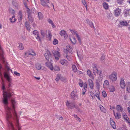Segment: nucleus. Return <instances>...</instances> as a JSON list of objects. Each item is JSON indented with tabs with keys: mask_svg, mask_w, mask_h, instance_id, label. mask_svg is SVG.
<instances>
[{
	"mask_svg": "<svg viewBox=\"0 0 130 130\" xmlns=\"http://www.w3.org/2000/svg\"><path fill=\"white\" fill-rule=\"evenodd\" d=\"M2 89L3 90V98L2 102L6 106L5 108L6 111V118L8 127L9 130H15L13 124L10 119H12L14 121L16 126L18 129V130H20L21 127L19 124V121L17 117V114L15 110L16 102L14 100L11 99V100L12 105L13 109L7 106L8 104V99H9L13 94V93L11 91H9V89H8L7 91H5V87L4 84H2Z\"/></svg>",
	"mask_w": 130,
	"mask_h": 130,
	"instance_id": "1",
	"label": "nucleus"
},
{
	"mask_svg": "<svg viewBox=\"0 0 130 130\" xmlns=\"http://www.w3.org/2000/svg\"><path fill=\"white\" fill-rule=\"evenodd\" d=\"M66 105L69 109H73L75 107V105L74 102H69L68 101H67Z\"/></svg>",
	"mask_w": 130,
	"mask_h": 130,
	"instance_id": "2",
	"label": "nucleus"
},
{
	"mask_svg": "<svg viewBox=\"0 0 130 130\" xmlns=\"http://www.w3.org/2000/svg\"><path fill=\"white\" fill-rule=\"evenodd\" d=\"M52 52L56 60H58L59 58L61 56L60 53L57 51H53Z\"/></svg>",
	"mask_w": 130,
	"mask_h": 130,
	"instance_id": "3",
	"label": "nucleus"
},
{
	"mask_svg": "<svg viewBox=\"0 0 130 130\" xmlns=\"http://www.w3.org/2000/svg\"><path fill=\"white\" fill-rule=\"evenodd\" d=\"M44 56L46 59L48 61L49 60L51 61L52 60V55L49 51L47 52L44 54Z\"/></svg>",
	"mask_w": 130,
	"mask_h": 130,
	"instance_id": "4",
	"label": "nucleus"
},
{
	"mask_svg": "<svg viewBox=\"0 0 130 130\" xmlns=\"http://www.w3.org/2000/svg\"><path fill=\"white\" fill-rule=\"evenodd\" d=\"M110 79L112 81H116L117 79V74L115 72L112 73L109 76Z\"/></svg>",
	"mask_w": 130,
	"mask_h": 130,
	"instance_id": "5",
	"label": "nucleus"
},
{
	"mask_svg": "<svg viewBox=\"0 0 130 130\" xmlns=\"http://www.w3.org/2000/svg\"><path fill=\"white\" fill-rule=\"evenodd\" d=\"M41 4L44 7H46L48 8H50L49 6L47 3H49V0H40Z\"/></svg>",
	"mask_w": 130,
	"mask_h": 130,
	"instance_id": "6",
	"label": "nucleus"
},
{
	"mask_svg": "<svg viewBox=\"0 0 130 130\" xmlns=\"http://www.w3.org/2000/svg\"><path fill=\"white\" fill-rule=\"evenodd\" d=\"M4 76L5 78L8 82L9 83L11 82L12 80V79L10 78V76L9 73L8 72V73L6 72L4 73Z\"/></svg>",
	"mask_w": 130,
	"mask_h": 130,
	"instance_id": "7",
	"label": "nucleus"
},
{
	"mask_svg": "<svg viewBox=\"0 0 130 130\" xmlns=\"http://www.w3.org/2000/svg\"><path fill=\"white\" fill-rule=\"evenodd\" d=\"M121 12V9H119L118 8H117L114 10V15L116 17L120 15Z\"/></svg>",
	"mask_w": 130,
	"mask_h": 130,
	"instance_id": "8",
	"label": "nucleus"
},
{
	"mask_svg": "<svg viewBox=\"0 0 130 130\" xmlns=\"http://www.w3.org/2000/svg\"><path fill=\"white\" fill-rule=\"evenodd\" d=\"M120 86L121 88L122 89H124L125 87V84L124 79L121 78L120 79Z\"/></svg>",
	"mask_w": 130,
	"mask_h": 130,
	"instance_id": "9",
	"label": "nucleus"
},
{
	"mask_svg": "<svg viewBox=\"0 0 130 130\" xmlns=\"http://www.w3.org/2000/svg\"><path fill=\"white\" fill-rule=\"evenodd\" d=\"M71 32L74 35H75L76 36L77 38V39L79 41V42L80 43H81V39L79 36V35H78V34L76 33V32H75V31H74L73 30H71Z\"/></svg>",
	"mask_w": 130,
	"mask_h": 130,
	"instance_id": "10",
	"label": "nucleus"
},
{
	"mask_svg": "<svg viewBox=\"0 0 130 130\" xmlns=\"http://www.w3.org/2000/svg\"><path fill=\"white\" fill-rule=\"evenodd\" d=\"M130 9H125L123 11L124 15L125 17L129 16L130 15Z\"/></svg>",
	"mask_w": 130,
	"mask_h": 130,
	"instance_id": "11",
	"label": "nucleus"
},
{
	"mask_svg": "<svg viewBox=\"0 0 130 130\" xmlns=\"http://www.w3.org/2000/svg\"><path fill=\"white\" fill-rule=\"evenodd\" d=\"M12 3L13 6L17 9H18L19 3L16 0H13L12 1Z\"/></svg>",
	"mask_w": 130,
	"mask_h": 130,
	"instance_id": "12",
	"label": "nucleus"
},
{
	"mask_svg": "<svg viewBox=\"0 0 130 130\" xmlns=\"http://www.w3.org/2000/svg\"><path fill=\"white\" fill-rule=\"evenodd\" d=\"M25 25L26 28V29L28 30L29 31L30 30L31 27L29 22L27 21H26L25 23Z\"/></svg>",
	"mask_w": 130,
	"mask_h": 130,
	"instance_id": "13",
	"label": "nucleus"
},
{
	"mask_svg": "<svg viewBox=\"0 0 130 130\" xmlns=\"http://www.w3.org/2000/svg\"><path fill=\"white\" fill-rule=\"evenodd\" d=\"M120 24L123 26H127L128 25V23L127 21H120Z\"/></svg>",
	"mask_w": 130,
	"mask_h": 130,
	"instance_id": "14",
	"label": "nucleus"
},
{
	"mask_svg": "<svg viewBox=\"0 0 130 130\" xmlns=\"http://www.w3.org/2000/svg\"><path fill=\"white\" fill-rule=\"evenodd\" d=\"M123 117L126 121L128 123H130V122L129 118L125 113H123Z\"/></svg>",
	"mask_w": 130,
	"mask_h": 130,
	"instance_id": "15",
	"label": "nucleus"
},
{
	"mask_svg": "<svg viewBox=\"0 0 130 130\" xmlns=\"http://www.w3.org/2000/svg\"><path fill=\"white\" fill-rule=\"evenodd\" d=\"M45 65L48 67L51 70H53V66L51 62H47L45 63Z\"/></svg>",
	"mask_w": 130,
	"mask_h": 130,
	"instance_id": "16",
	"label": "nucleus"
},
{
	"mask_svg": "<svg viewBox=\"0 0 130 130\" xmlns=\"http://www.w3.org/2000/svg\"><path fill=\"white\" fill-rule=\"evenodd\" d=\"M86 23L89 25L92 28H95V27L94 24L91 21L89 20V19H87L86 20Z\"/></svg>",
	"mask_w": 130,
	"mask_h": 130,
	"instance_id": "17",
	"label": "nucleus"
},
{
	"mask_svg": "<svg viewBox=\"0 0 130 130\" xmlns=\"http://www.w3.org/2000/svg\"><path fill=\"white\" fill-rule=\"evenodd\" d=\"M110 123L113 129H115L116 128V126L115 122L111 118L110 119Z\"/></svg>",
	"mask_w": 130,
	"mask_h": 130,
	"instance_id": "18",
	"label": "nucleus"
},
{
	"mask_svg": "<svg viewBox=\"0 0 130 130\" xmlns=\"http://www.w3.org/2000/svg\"><path fill=\"white\" fill-rule=\"evenodd\" d=\"M113 112L114 115L116 119H120L121 117V115L120 114L118 113V112L115 113L113 110Z\"/></svg>",
	"mask_w": 130,
	"mask_h": 130,
	"instance_id": "19",
	"label": "nucleus"
},
{
	"mask_svg": "<svg viewBox=\"0 0 130 130\" xmlns=\"http://www.w3.org/2000/svg\"><path fill=\"white\" fill-rule=\"evenodd\" d=\"M89 83V85L90 86V88L92 89L93 88V83L92 80L90 79H89L88 80Z\"/></svg>",
	"mask_w": 130,
	"mask_h": 130,
	"instance_id": "20",
	"label": "nucleus"
},
{
	"mask_svg": "<svg viewBox=\"0 0 130 130\" xmlns=\"http://www.w3.org/2000/svg\"><path fill=\"white\" fill-rule=\"evenodd\" d=\"M60 63L62 65L67 66L68 64V62L65 59H62L60 61Z\"/></svg>",
	"mask_w": 130,
	"mask_h": 130,
	"instance_id": "21",
	"label": "nucleus"
},
{
	"mask_svg": "<svg viewBox=\"0 0 130 130\" xmlns=\"http://www.w3.org/2000/svg\"><path fill=\"white\" fill-rule=\"evenodd\" d=\"M60 34L62 36H64V38L67 37L68 35L64 30H62L60 32Z\"/></svg>",
	"mask_w": 130,
	"mask_h": 130,
	"instance_id": "22",
	"label": "nucleus"
},
{
	"mask_svg": "<svg viewBox=\"0 0 130 130\" xmlns=\"http://www.w3.org/2000/svg\"><path fill=\"white\" fill-rule=\"evenodd\" d=\"M117 110L119 112H122L123 109L122 107L119 105H117L116 106Z\"/></svg>",
	"mask_w": 130,
	"mask_h": 130,
	"instance_id": "23",
	"label": "nucleus"
},
{
	"mask_svg": "<svg viewBox=\"0 0 130 130\" xmlns=\"http://www.w3.org/2000/svg\"><path fill=\"white\" fill-rule=\"evenodd\" d=\"M25 54L26 55L28 54L29 55L34 56L36 54L34 51L32 50H31V51H29V52H25Z\"/></svg>",
	"mask_w": 130,
	"mask_h": 130,
	"instance_id": "24",
	"label": "nucleus"
},
{
	"mask_svg": "<svg viewBox=\"0 0 130 130\" xmlns=\"http://www.w3.org/2000/svg\"><path fill=\"white\" fill-rule=\"evenodd\" d=\"M18 20L19 22H20L22 19V14L21 11L19 12Z\"/></svg>",
	"mask_w": 130,
	"mask_h": 130,
	"instance_id": "25",
	"label": "nucleus"
},
{
	"mask_svg": "<svg viewBox=\"0 0 130 130\" xmlns=\"http://www.w3.org/2000/svg\"><path fill=\"white\" fill-rule=\"evenodd\" d=\"M87 73L88 75L91 78L94 79V77L93 76V75L92 74L91 71L89 70H88L87 71Z\"/></svg>",
	"mask_w": 130,
	"mask_h": 130,
	"instance_id": "26",
	"label": "nucleus"
},
{
	"mask_svg": "<svg viewBox=\"0 0 130 130\" xmlns=\"http://www.w3.org/2000/svg\"><path fill=\"white\" fill-rule=\"evenodd\" d=\"M34 12V10L32 8L29 9L28 8V9H27V12L28 14V15H30L31 14L33 13Z\"/></svg>",
	"mask_w": 130,
	"mask_h": 130,
	"instance_id": "27",
	"label": "nucleus"
},
{
	"mask_svg": "<svg viewBox=\"0 0 130 130\" xmlns=\"http://www.w3.org/2000/svg\"><path fill=\"white\" fill-rule=\"evenodd\" d=\"M99 107L100 110L102 112L104 113H106V110L101 105H99Z\"/></svg>",
	"mask_w": 130,
	"mask_h": 130,
	"instance_id": "28",
	"label": "nucleus"
},
{
	"mask_svg": "<svg viewBox=\"0 0 130 130\" xmlns=\"http://www.w3.org/2000/svg\"><path fill=\"white\" fill-rule=\"evenodd\" d=\"M93 72L94 75H96L99 72V71L98 70V68L96 66H94L93 67Z\"/></svg>",
	"mask_w": 130,
	"mask_h": 130,
	"instance_id": "29",
	"label": "nucleus"
},
{
	"mask_svg": "<svg viewBox=\"0 0 130 130\" xmlns=\"http://www.w3.org/2000/svg\"><path fill=\"white\" fill-rule=\"evenodd\" d=\"M15 16L14 15L11 18H10L9 20L11 22L14 23L16 21V19L15 18Z\"/></svg>",
	"mask_w": 130,
	"mask_h": 130,
	"instance_id": "30",
	"label": "nucleus"
},
{
	"mask_svg": "<svg viewBox=\"0 0 130 130\" xmlns=\"http://www.w3.org/2000/svg\"><path fill=\"white\" fill-rule=\"evenodd\" d=\"M103 6L104 8L106 9H107L108 8V4L105 2H104L103 3Z\"/></svg>",
	"mask_w": 130,
	"mask_h": 130,
	"instance_id": "31",
	"label": "nucleus"
},
{
	"mask_svg": "<svg viewBox=\"0 0 130 130\" xmlns=\"http://www.w3.org/2000/svg\"><path fill=\"white\" fill-rule=\"evenodd\" d=\"M71 98L73 99H76L77 97V96L76 94H73V93H71Z\"/></svg>",
	"mask_w": 130,
	"mask_h": 130,
	"instance_id": "32",
	"label": "nucleus"
},
{
	"mask_svg": "<svg viewBox=\"0 0 130 130\" xmlns=\"http://www.w3.org/2000/svg\"><path fill=\"white\" fill-rule=\"evenodd\" d=\"M28 18L29 21L31 23H32L34 21V19L30 15H28Z\"/></svg>",
	"mask_w": 130,
	"mask_h": 130,
	"instance_id": "33",
	"label": "nucleus"
},
{
	"mask_svg": "<svg viewBox=\"0 0 130 130\" xmlns=\"http://www.w3.org/2000/svg\"><path fill=\"white\" fill-rule=\"evenodd\" d=\"M72 70L75 72L77 71V70L76 66L75 65H72Z\"/></svg>",
	"mask_w": 130,
	"mask_h": 130,
	"instance_id": "34",
	"label": "nucleus"
},
{
	"mask_svg": "<svg viewBox=\"0 0 130 130\" xmlns=\"http://www.w3.org/2000/svg\"><path fill=\"white\" fill-rule=\"evenodd\" d=\"M127 91L128 93H130V82L127 83Z\"/></svg>",
	"mask_w": 130,
	"mask_h": 130,
	"instance_id": "35",
	"label": "nucleus"
},
{
	"mask_svg": "<svg viewBox=\"0 0 130 130\" xmlns=\"http://www.w3.org/2000/svg\"><path fill=\"white\" fill-rule=\"evenodd\" d=\"M36 68L38 70H40L41 69V66L40 64H37L36 65Z\"/></svg>",
	"mask_w": 130,
	"mask_h": 130,
	"instance_id": "36",
	"label": "nucleus"
},
{
	"mask_svg": "<svg viewBox=\"0 0 130 130\" xmlns=\"http://www.w3.org/2000/svg\"><path fill=\"white\" fill-rule=\"evenodd\" d=\"M19 45L18 48L21 50H23L24 48V46L23 44L21 43H19Z\"/></svg>",
	"mask_w": 130,
	"mask_h": 130,
	"instance_id": "37",
	"label": "nucleus"
},
{
	"mask_svg": "<svg viewBox=\"0 0 130 130\" xmlns=\"http://www.w3.org/2000/svg\"><path fill=\"white\" fill-rule=\"evenodd\" d=\"M38 15L39 19H42L43 18V15L42 13L40 12H38Z\"/></svg>",
	"mask_w": 130,
	"mask_h": 130,
	"instance_id": "38",
	"label": "nucleus"
},
{
	"mask_svg": "<svg viewBox=\"0 0 130 130\" xmlns=\"http://www.w3.org/2000/svg\"><path fill=\"white\" fill-rule=\"evenodd\" d=\"M124 1V0H117V2L118 4L120 5H122Z\"/></svg>",
	"mask_w": 130,
	"mask_h": 130,
	"instance_id": "39",
	"label": "nucleus"
},
{
	"mask_svg": "<svg viewBox=\"0 0 130 130\" xmlns=\"http://www.w3.org/2000/svg\"><path fill=\"white\" fill-rule=\"evenodd\" d=\"M105 57L104 55L103 54H102V55L101 57L100 60L101 62L103 63L104 62Z\"/></svg>",
	"mask_w": 130,
	"mask_h": 130,
	"instance_id": "40",
	"label": "nucleus"
},
{
	"mask_svg": "<svg viewBox=\"0 0 130 130\" xmlns=\"http://www.w3.org/2000/svg\"><path fill=\"white\" fill-rule=\"evenodd\" d=\"M61 76V75L59 74H58L57 75L55 79V80L56 81H58L60 79V77Z\"/></svg>",
	"mask_w": 130,
	"mask_h": 130,
	"instance_id": "41",
	"label": "nucleus"
},
{
	"mask_svg": "<svg viewBox=\"0 0 130 130\" xmlns=\"http://www.w3.org/2000/svg\"><path fill=\"white\" fill-rule=\"evenodd\" d=\"M48 36L47 38L49 39L50 40H51L52 37V35L51 32L50 30H48Z\"/></svg>",
	"mask_w": 130,
	"mask_h": 130,
	"instance_id": "42",
	"label": "nucleus"
},
{
	"mask_svg": "<svg viewBox=\"0 0 130 130\" xmlns=\"http://www.w3.org/2000/svg\"><path fill=\"white\" fill-rule=\"evenodd\" d=\"M56 118L60 120H62L63 119L62 116H59L58 115H56Z\"/></svg>",
	"mask_w": 130,
	"mask_h": 130,
	"instance_id": "43",
	"label": "nucleus"
},
{
	"mask_svg": "<svg viewBox=\"0 0 130 130\" xmlns=\"http://www.w3.org/2000/svg\"><path fill=\"white\" fill-rule=\"evenodd\" d=\"M109 91L110 92H113L115 90V88L113 86H112L109 88Z\"/></svg>",
	"mask_w": 130,
	"mask_h": 130,
	"instance_id": "44",
	"label": "nucleus"
},
{
	"mask_svg": "<svg viewBox=\"0 0 130 130\" xmlns=\"http://www.w3.org/2000/svg\"><path fill=\"white\" fill-rule=\"evenodd\" d=\"M72 39H73V41H72V40L70 38V40L71 42L73 44H75L76 43V40L75 39V38L73 37L72 38Z\"/></svg>",
	"mask_w": 130,
	"mask_h": 130,
	"instance_id": "45",
	"label": "nucleus"
},
{
	"mask_svg": "<svg viewBox=\"0 0 130 130\" xmlns=\"http://www.w3.org/2000/svg\"><path fill=\"white\" fill-rule=\"evenodd\" d=\"M103 85L104 86L106 85L107 86H108L109 85L108 81L107 80H105L104 82Z\"/></svg>",
	"mask_w": 130,
	"mask_h": 130,
	"instance_id": "46",
	"label": "nucleus"
},
{
	"mask_svg": "<svg viewBox=\"0 0 130 130\" xmlns=\"http://www.w3.org/2000/svg\"><path fill=\"white\" fill-rule=\"evenodd\" d=\"M53 43L54 45H56L58 43V41L56 39H55L53 42Z\"/></svg>",
	"mask_w": 130,
	"mask_h": 130,
	"instance_id": "47",
	"label": "nucleus"
},
{
	"mask_svg": "<svg viewBox=\"0 0 130 130\" xmlns=\"http://www.w3.org/2000/svg\"><path fill=\"white\" fill-rule=\"evenodd\" d=\"M102 96L104 97H106L107 96L106 92L105 91H103L102 92Z\"/></svg>",
	"mask_w": 130,
	"mask_h": 130,
	"instance_id": "48",
	"label": "nucleus"
},
{
	"mask_svg": "<svg viewBox=\"0 0 130 130\" xmlns=\"http://www.w3.org/2000/svg\"><path fill=\"white\" fill-rule=\"evenodd\" d=\"M95 96L97 97L99 96L100 92L98 90L96 91L95 92Z\"/></svg>",
	"mask_w": 130,
	"mask_h": 130,
	"instance_id": "49",
	"label": "nucleus"
},
{
	"mask_svg": "<svg viewBox=\"0 0 130 130\" xmlns=\"http://www.w3.org/2000/svg\"><path fill=\"white\" fill-rule=\"evenodd\" d=\"M54 69L55 71H59L60 70V68L59 66H56L54 67Z\"/></svg>",
	"mask_w": 130,
	"mask_h": 130,
	"instance_id": "50",
	"label": "nucleus"
},
{
	"mask_svg": "<svg viewBox=\"0 0 130 130\" xmlns=\"http://www.w3.org/2000/svg\"><path fill=\"white\" fill-rule=\"evenodd\" d=\"M39 34H37V37H36V39L37 40L41 42V40L40 39V38L39 36Z\"/></svg>",
	"mask_w": 130,
	"mask_h": 130,
	"instance_id": "51",
	"label": "nucleus"
},
{
	"mask_svg": "<svg viewBox=\"0 0 130 130\" xmlns=\"http://www.w3.org/2000/svg\"><path fill=\"white\" fill-rule=\"evenodd\" d=\"M66 57L68 60L70 61L72 60L71 57V56L67 55Z\"/></svg>",
	"mask_w": 130,
	"mask_h": 130,
	"instance_id": "52",
	"label": "nucleus"
},
{
	"mask_svg": "<svg viewBox=\"0 0 130 130\" xmlns=\"http://www.w3.org/2000/svg\"><path fill=\"white\" fill-rule=\"evenodd\" d=\"M9 12L12 14H14L15 13V11L14 10L12 9H10L9 10Z\"/></svg>",
	"mask_w": 130,
	"mask_h": 130,
	"instance_id": "53",
	"label": "nucleus"
},
{
	"mask_svg": "<svg viewBox=\"0 0 130 130\" xmlns=\"http://www.w3.org/2000/svg\"><path fill=\"white\" fill-rule=\"evenodd\" d=\"M40 33H41V35L43 37H44L45 36V32H44V31H43L42 30H41L40 31Z\"/></svg>",
	"mask_w": 130,
	"mask_h": 130,
	"instance_id": "54",
	"label": "nucleus"
},
{
	"mask_svg": "<svg viewBox=\"0 0 130 130\" xmlns=\"http://www.w3.org/2000/svg\"><path fill=\"white\" fill-rule=\"evenodd\" d=\"M82 2L84 5L87 8V5L85 0H82Z\"/></svg>",
	"mask_w": 130,
	"mask_h": 130,
	"instance_id": "55",
	"label": "nucleus"
},
{
	"mask_svg": "<svg viewBox=\"0 0 130 130\" xmlns=\"http://www.w3.org/2000/svg\"><path fill=\"white\" fill-rule=\"evenodd\" d=\"M14 74L17 76H20V74L17 71H14Z\"/></svg>",
	"mask_w": 130,
	"mask_h": 130,
	"instance_id": "56",
	"label": "nucleus"
},
{
	"mask_svg": "<svg viewBox=\"0 0 130 130\" xmlns=\"http://www.w3.org/2000/svg\"><path fill=\"white\" fill-rule=\"evenodd\" d=\"M87 89L85 88H83L82 89V92L83 95L84 94L86 91Z\"/></svg>",
	"mask_w": 130,
	"mask_h": 130,
	"instance_id": "57",
	"label": "nucleus"
},
{
	"mask_svg": "<svg viewBox=\"0 0 130 130\" xmlns=\"http://www.w3.org/2000/svg\"><path fill=\"white\" fill-rule=\"evenodd\" d=\"M33 34L35 35H37V34H39V33L37 30H35L33 31Z\"/></svg>",
	"mask_w": 130,
	"mask_h": 130,
	"instance_id": "58",
	"label": "nucleus"
},
{
	"mask_svg": "<svg viewBox=\"0 0 130 130\" xmlns=\"http://www.w3.org/2000/svg\"><path fill=\"white\" fill-rule=\"evenodd\" d=\"M60 79L62 81L64 82L66 80L65 78L63 77L62 76H61Z\"/></svg>",
	"mask_w": 130,
	"mask_h": 130,
	"instance_id": "59",
	"label": "nucleus"
},
{
	"mask_svg": "<svg viewBox=\"0 0 130 130\" xmlns=\"http://www.w3.org/2000/svg\"><path fill=\"white\" fill-rule=\"evenodd\" d=\"M96 84L97 88H98V89H99V88L100 85L99 84V82H97L96 83Z\"/></svg>",
	"mask_w": 130,
	"mask_h": 130,
	"instance_id": "60",
	"label": "nucleus"
},
{
	"mask_svg": "<svg viewBox=\"0 0 130 130\" xmlns=\"http://www.w3.org/2000/svg\"><path fill=\"white\" fill-rule=\"evenodd\" d=\"M48 22L50 24H52L53 23V21L51 19H48Z\"/></svg>",
	"mask_w": 130,
	"mask_h": 130,
	"instance_id": "61",
	"label": "nucleus"
},
{
	"mask_svg": "<svg viewBox=\"0 0 130 130\" xmlns=\"http://www.w3.org/2000/svg\"><path fill=\"white\" fill-rule=\"evenodd\" d=\"M87 84L86 83H85L84 84V88H85L87 89Z\"/></svg>",
	"mask_w": 130,
	"mask_h": 130,
	"instance_id": "62",
	"label": "nucleus"
},
{
	"mask_svg": "<svg viewBox=\"0 0 130 130\" xmlns=\"http://www.w3.org/2000/svg\"><path fill=\"white\" fill-rule=\"evenodd\" d=\"M52 26V27L53 28H56V26L55 24H54V23L51 24Z\"/></svg>",
	"mask_w": 130,
	"mask_h": 130,
	"instance_id": "63",
	"label": "nucleus"
},
{
	"mask_svg": "<svg viewBox=\"0 0 130 130\" xmlns=\"http://www.w3.org/2000/svg\"><path fill=\"white\" fill-rule=\"evenodd\" d=\"M119 130H127V129L122 127L120 128H119Z\"/></svg>",
	"mask_w": 130,
	"mask_h": 130,
	"instance_id": "64",
	"label": "nucleus"
}]
</instances>
